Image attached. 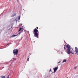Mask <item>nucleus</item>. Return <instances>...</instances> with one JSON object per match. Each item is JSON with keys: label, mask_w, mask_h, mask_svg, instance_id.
Segmentation results:
<instances>
[{"label": "nucleus", "mask_w": 78, "mask_h": 78, "mask_svg": "<svg viewBox=\"0 0 78 78\" xmlns=\"http://www.w3.org/2000/svg\"><path fill=\"white\" fill-rule=\"evenodd\" d=\"M66 48H67V50L68 51H66V52L69 55V54H70V53H72V54H73V53H72V51H70L71 50V48H70V46L69 45V44H67L66 45Z\"/></svg>", "instance_id": "1"}, {"label": "nucleus", "mask_w": 78, "mask_h": 78, "mask_svg": "<svg viewBox=\"0 0 78 78\" xmlns=\"http://www.w3.org/2000/svg\"><path fill=\"white\" fill-rule=\"evenodd\" d=\"M38 33H39L38 30L36 28H35L34 30V34L35 37L37 38L39 37V34Z\"/></svg>", "instance_id": "2"}, {"label": "nucleus", "mask_w": 78, "mask_h": 78, "mask_svg": "<svg viewBox=\"0 0 78 78\" xmlns=\"http://www.w3.org/2000/svg\"><path fill=\"white\" fill-rule=\"evenodd\" d=\"M19 50L17 49H14L13 51V53L14 55H17L18 53Z\"/></svg>", "instance_id": "3"}, {"label": "nucleus", "mask_w": 78, "mask_h": 78, "mask_svg": "<svg viewBox=\"0 0 78 78\" xmlns=\"http://www.w3.org/2000/svg\"><path fill=\"white\" fill-rule=\"evenodd\" d=\"M75 54H76L77 55H78V48L76 47L75 48Z\"/></svg>", "instance_id": "4"}, {"label": "nucleus", "mask_w": 78, "mask_h": 78, "mask_svg": "<svg viewBox=\"0 0 78 78\" xmlns=\"http://www.w3.org/2000/svg\"><path fill=\"white\" fill-rule=\"evenodd\" d=\"M58 67H56L55 68H53V70H54V73H55V72H56V71L57 70H58Z\"/></svg>", "instance_id": "5"}, {"label": "nucleus", "mask_w": 78, "mask_h": 78, "mask_svg": "<svg viewBox=\"0 0 78 78\" xmlns=\"http://www.w3.org/2000/svg\"><path fill=\"white\" fill-rule=\"evenodd\" d=\"M16 14L14 13L12 14V17H14V16H16Z\"/></svg>", "instance_id": "6"}, {"label": "nucleus", "mask_w": 78, "mask_h": 78, "mask_svg": "<svg viewBox=\"0 0 78 78\" xmlns=\"http://www.w3.org/2000/svg\"><path fill=\"white\" fill-rule=\"evenodd\" d=\"M18 36V35H15L13 34L12 37H15V36Z\"/></svg>", "instance_id": "7"}, {"label": "nucleus", "mask_w": 78, "mask_h": 78, "mask_svg": "<svg viewBox=\"0 0 78 78\" xmlns=\"http://www.w3.org/2000/svg\"><path fill=\"white\" fill-rule=\"evenodd\" d=\"M1 78H5L6 77L5 76H1Z\"/></svg>", "instance_id": "8"}, {"label": "nucleus", "mask_w": 78, "mask_h": 78, "mask_svg": "<svg viewBox=\"0 0 78 78\" xmlns=\"http://www.w3.org/2000/svg\"><path fill=\"white\" fill-rule=\"evenodd\" d=\"M22 30V28H20L19 30L18 31V32H19V31H20V30Z\"/></svg>", "instance_id": "9"}, {"label": "nucleus", "mask_w": 78, "mask_h": 78, "mask_svg": "<svg viewBox=\"0 0 78 78\" xmlns=\"http://www.w3.org/2000/svg\"><path fill=\"white\" fill-rule=\"evenodd\" d=\"M66 61H67L65 59V60H64L63 61V62H62L63 63V62H66Z\"/></svg>", "instance_id": "10"}, {"label": "nucleus", "mask_w": 78, "mask_h": 78, "mask_svg": "<svg viewBox=\"0 0 78 78\" xmlns=\"http://www.w3.org/2000/svg\"><path fill=\"white\" fill-rule=\"evenodd\" d=\"M14 60H16V58H13V59H12V61H14Z\"/></svg>", "instance_id": "11"}, {"label": "nucleus", "mask_w": 78, "mask_h": 78, "mask_svg": "<svg viewBox=\"0 0 78 78\" xmlns=\"http://www.w3.org/2000/svg\"><path fill=\"white\" fill-rule=\"evenodd\" d=\"M20 16H19L18 17V20H20Z\"/></svg>", "instance_id": "12"}, {"label": "nucleus", "mask_w": 78, "mask_h": 78, "mask_svg": "<svg viewBox=\"0 0 78 78\" xmlns=\"http://www.w3.org/2000/svg\"><path fill=\"white\" fill-rule=\"evenodd\" d=\"M30 59V58H27V61H29V59Z\"/></svg>", "instance_id": "13"}, {"label": "nucleus", "mask_w": 78, "mask_h": 78, "mask_svg": "<svg viewBox=\"0 0 78 78\" xmlns=\"http://www.w3.org/2000/svg\"><path fill=\"white\" fill-rule=\"evenodd\" d=\"M20 33H21V32H19L18 34H17V35H19V34H20Z\"/></svg>", "instance_id": "14"}, {"label": "nucleus", "mask_w": 78, "mask_h": 78, "mask_svg": "<svg viewBox=\"0 0 78 78\" xmlns=\"http://www.w3.org/2000/svg\"><path fill=\"white\" fill-rule=\"evenodd\" d=\"M60 62H61V61H60L59 62H58V64H59V63H60Z\"/></svg>", "instance_id": "15"}, {"label": "nucleus", "mask_w": 78, "mask_h": 78, "mask_svg": "<svg viewBox=\"0 0 78 78\" xmlns=\"http://www.w3.org/2000/svg\"><path fill=\"white\" fill-rule=\"evenodd\" d=\"M76 68H77V67H76L74 68V69H76Z\"/></svg>", "instance_id": "16"}, {"label": "nucleus", "mask_w": 78, "mask_h": 78, "mask_svg": "<svg viewBox=\"0 0 78 78\" xmlns=\"http://www.w3.org/2000/svg\"><path fill=\"white\" fill-rule=\"evenodd\" d=\"M51 69H50L49 70V72H51Z\"/></svg>", "instance_id": "17"}, {"label": "nucleus", "mask_w": 78, "mask_h": 78, "mask_svg": "<svg viewBox=\"0 0 78 78\" xmlns=\"http://www.w3.org/2000/svg\"><path fill=\"white\" fill-rule=\"evenodd\" d=\"M21 30H22V31H21V33H23V30H22V29Z\"/></svg>", "instance_id": "18"}, {"label": "nucleus", "mask_w": 78, "mask_h": 78, "mask_svg": "<svg viewBox=\"0 0 78 78\" xmlns=\"http://www.w3.org/2000/svg\"><path fill=\"white\" fill-rule=\"evenodd\" d=\"M9 75L7 77V78H9Z\"/></svg>", "instance_id": "19"}, {"label": "nucleus", "mask_w": 78, "mask_h": 78, "mask_svg": "<svg viewBox=\"0 0 78 78\" xmlns=\"http://www.w3.org/2000/svg\"><path fill=\"white\" fill-rule=\"evenodd\" d=\"M64 49H65V50H66V47H64Z\"/></svg>", "instance_id": "20"}, {"label": "nucleus", "mask_w": 78, "mask_h": 78, "mask_svg": "<svg viewBox=\"0 0 78 78\" xmlns=\"http://www.w3.org/2000/svg\"><path fill=\"white\" fill-rule=\"evenodd\" d=\"M36 28H37V29H38V27H37Z\"/></svg>", "instance_id": "21"}, {"label": "nucleus", "mask_w": 78, "mask_h": 78, "mask_svg": "<svg viewBox=\"0 0 78 78\" xmlns=\"http://www.w3.org/2000/svg\"><path fill=\"white\" fill-rule=\"evenodd\" d=\"M4 67H2V69H4Z\"/></svg>", "instance_id": "22"}, {"label": "nucleus", "mask_w": 78, "mask_h": 78, "mask_svg": "<svg viewBox=\"0 0 78 78\" xmlns=\"http://www.w3.org/2000/svg\"><path fill=\"white\" fill-rule=\"evenodd\" d=\"M72 50L73 51V49L72 48Z\"/></svg>", "instance_id": "23"}, {"label": "nucleus", "mask_w": 78, "mask_h": 78, "mask_svg": "<svg viewBox=\"0 0 78 78\" xmlns=\"http://www.w3.org/2000/svg\"><path fill=\"white\" fill-rule=\"evenodd\" d=\"M67 78H69V77H67Z\"/></svg>", "instance_id": "24"}]
</instances>
